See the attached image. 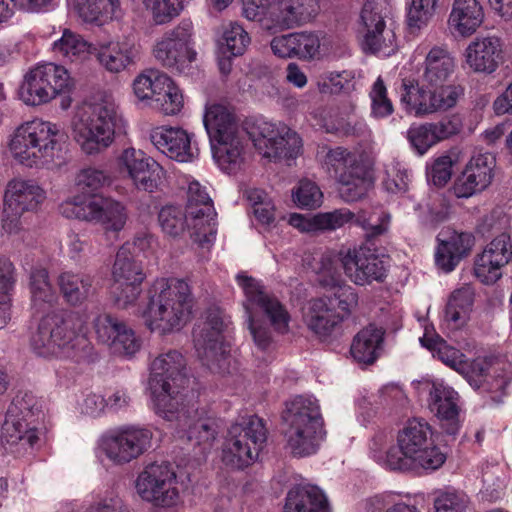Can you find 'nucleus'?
Listing matches in <instances>:
<instances>
[{
	"label": "nucleus",
	"instance_id": "obj_3",
	"mask_svg": "<svg viewBox=\"0 0 512 512\" xmlns=\"http://www.w3.org/2000/svg\"><path fill=\"white\" fill-rule=\"evenodd\" d=\"M84 320L76 312L60 311L41 318L30 337L32 352L45 359H68L90 364L98 359L94 346L83 333Z\"/></svg>",
	"mask_w": 512,
	"mask_h": 512
},
{
	"label": "nucleus",
	"instance_id": "obj_18",
	"mask_svg": "<svg viewBox=\"0 0 512 512\" xmlns=\"http://www.w3.org/2000/svg\"><path fill=\"white\" fill-rule=\"evenodd\" d=\"M235 279L245 297L242 302L244 313L254 315L259 311L275 332L288 333L291 316L286 306L275 295L268 293L261 281L249 276L246 272H239Z\"/></svg>",
	"mask_w": 512,
	"mask_h": 512
},
{
	"label": "nucleus",
	"instance_id": "obj_63",
	"mask_svg": "<svg viewBox=\"0 0 512 512\" xmlns=\"http://www.w3.org/2000/svg\"><path fill=\"white\" fill-rule=\"evenodd\" d=\"M108 180V176L102 170L85 168L77 174L75 181L81 190L94 192L101 189Z\"/></svg>",
	"mask_w": 512,
	"mask_h": 512
},
{
	"label": "nucleus",
	"instance_id": "obj_26",
	"mask_svg": "<svg viewBox=\"0 0 512 512\" xmlns=\"http://www.w3.org/2000/svg\"><path fill=\"white\" fill-rule=\"evenodd\" d=\"M462 127L461 118L450 115L438 121L412 124L406 132V138L417 154L424 155L431 147L459 134Z\"/></svg>",
	"mask_w": 512,
	"mask_h": 512
},
{
	"label": "nucleus",
	"instance_id": "obj_53",
	"mask_svg": "<svg viewBox=\"0 0 512 512\" xmlns=\"http://www.w3.org/2000/svg\"><path fill=\"white\" fill-rule=\"evenodd\" d=\"M142 283H116L111 287V298L116 308L126 310L135 307L142 293Z\"/></svg>",
	"mask_w": 512,
	"mask_h": 512
},
{
	"label": "nucleus",
	"instance_id": "obj_6",
	"mask_svg": "<svg viewBox=\"0 0 512 512\" xmlns=\"http://www.w3.org/2000/svg\"><path fill=\"white\" fill-rule=\"evenodd\" d=\"M396 441L397 446H392L389 456L392 471H435L446 461V455L434 443L431 426L424 419L408 420L398 431Z\"/></svg>",
	"mask_w": 512,
	"mask_h": 512
},
{
	"label": "nucleus",
	"instance_id": "obj_2",
	"mask_svg": "<svg viewBox=\"0 0 512 512\" xmlns=\"http://www.w3.org/2000/svg\"><path fill=\"white\" fill-rule=\"evenodd\" d=\"M248 134L254 147L265 158L294 159L302 149L300 136L284 124L262 122L252 129L230 133L211 142L213 158L221 170L235 173L243 163L244 139Z\"/></svg>",
	"mask_w": 512,
	"mask_h": 512
},
{
	"label": "nucleus",
	"instance_id": "obj_7",
	"mask_svg": "<svg viewBox=\"0 0 512 512\" xmlns=\"http://www.w3.org/2000/svg\"><path fill=\"white\" fill-rule=\"evenodd\" d=\"M123 118L111 96L81 107L73 120V137L87 155L98 154L114 141Z\"/></svg>",
	"mask_w": 512,
	"mask_h": 512
},
{
	"label": "nucleus",
	"instance_id": "obj_28",
	"mask_svg": "<svg viewBox=\"0 0 512 512\" xmlns=\"http://www.w3.org/2000/svg\"><path fill=\"white\" fill-rule=\"evenodd\" d=\"M118 165L138 189L148 192L157 189L163 169L142 150L133 147L124 149L118 157Z\"/></svg>",
	"mask_w": 512,
	"mask_h": 512
},
{
	"label": "nucleus",
	"instance_id": "obj_46",
	"mask_svg": "<svg viewBox=\"0 0 512 512\" xmlns=\"http://www.w3.org/2000/svg\"><path fill=\"white\" fill-rule=\"evenodd\" d=\"M58 284L65 300L71 305L81 304L92 292V279L89 276L64 272Z\"/></svg>",
	"mask_w": 512,
	"mask_h": 512
},
{
	"label": "nucleus",
	"instance_id": "obj_31",
	"mask_svg": "<svg viewBox=\"0 0 512 512\" xmlns=\"http://www.w3.org/2000/svg\"><path fill=\"white\" fill-rule=\"evenodd\" d=\"M468 66L476 73L492 74L504 62V44L497 36L475 38L465 50Z\"/></svg>",
	"mask_w": 512,
	"mask_h": 512
},
{
	"label": "nucleus",
	"instance_id": "obj_47",
	"mask_svg": "<svg viewBox=\"0 0 512 512\" xmlns=\"http://www.w3.org/2000/svg\"><path fill=\"white\" fill-rule=\"evenodd\" d=\"M73 8L86 22L97 21L101 16L118 17L120 0H71Z\"/></svg>",
	"mask_w": 512,
	"mask_h": 512
},
{
	"label": "nucleus",
	"instance_id": "obj_21",
	"mask_svg": "<svg viewBox=\"0 0 512 512\" xmlns=\"http://www.w3.org/2000/svg\"><path fill=\"white\" fill-rule=\"evenodd\" d=\"M186 212L199 246L209 248L217 234V213L206 188L198 181L188 185Z\"/></svg>",
	"mask_w": 512,
	"mask_h": 512
},
{
	"label": "nucleus",
	"instance_id": "obj_10",
	"mask_svg": "<svg viewBox=\"0 0 512 512\" xmlns=\"http://www.w3.org/2000/svg\"><path fill=\"white\" fill-rule=\"evenodd\" d=\"M227 324L218 308L206 311L205 320L193 329L194 347L198 357L210 370L222 374L232 372L230 343L226 340Z\"/></svg>",
	"mask_w": 512,
	"mask_h": 512
},
{
	"label": "nucleus",
	"instance_id": "obj_25",
	"mask_svg": "<svg viewBox=\"0 0 512 512\" xmlns=\"http://www.w3.org/2000/svg\"><path fill=\"white\" fill-rule=\"evenodd\" d=\"M93 326L98 341L109 346L115 353L131 357L140 350V339L116 316L101 313L95 317Z\"/></svg>",
	"mask_w": 512,
	"mask_h": 512
},
{
	"label": "nucleus",
	"instance_id": "obj_23",
	"mask_svg": "<svg viewBox=\"0 0 512 512\" xmlns=\"http://www.w3.org/2000/svg\"><path fill=\"white\" fill-rule=\"evenodd\" d=\"M46 200V191L33 179L15 177L6 184L3 213L12 220L26 212H35Z\"/></svg>",
	"mask_w": 512,
	"mask_h": 512
},
{
	"label": "nucleus",
	"instance_id": "obj_51",
	"mask_svg": "<svg viewBox=\"0 0 512 512\" xmlns=\"http://www.w3.org/2000/svg\"><path fill=\"white\" fill-rule=\"evenodd\" d=\"M147 275L142 262L137 258H116L113 265V280L116 283H143Z\"/></svg>",
	"mask_w": 512,
	"mask_h": 512
},
{
	"label": "nucleus",
	"instance_id": "obj_44",
	"mask_svg": "<svg viewBox=\"0 0 512 512\" xmlns=\"http://www.w3.org/2000/svg\"><path fill=\"white\" fill-rule=\"evenodd\" d=\"M473 304V293L469 288L455 290L446 305L445 321L452 329L463 327L469 319Z\"/></svg>",
	"mask_w": 512,
	"mask_h": 512
},
{
	"label": "nucleus",
	"instance_id": "obj_5",
	"mask_svg": "<svg viewBox=\"0 0 512 512\" xmlns=\"http://www.w3.org/2000/svg\"><path fill=\"white\" fill-rule=\"evenodd\" d=\"M286 449L298 458L315 454L325 440L324 419L318 400L299 395L287 401L282 413Z\"/></svg>",
	"mask_w": 512,
	"mask_h": 512
},
{
	"label": "nucleus",
	"instance_id": "obj_48",
	"mask_svg": "<svg viewBox=\"0 0 512 512\" xmlns=\"http://www.w3.org/2000/svg\"><path fill=\"white\" fill-rule=\"evenodd\" d=\"M158 221L164 233L176 237L182 234L185 228L191 233V238L198 243L193 235L192 225L188 219V213L174 205H166L162 207L158 214Z\"/></svg>",
	"mask_w": 512,
	"mask_h": 512
},
{
	"label": "nucleus",
	"instance_id": "obj_40",
	"mask_svg": "<svg viewBox=\"0 0 512 512\" xmlns=\"http://www.w3.org/2000/svg\"><path fill=\"white\" fill-rule=\"evenodd\" d=\"M384 340V331L373 325L362 329L354 337L351 354L360 363L371 364L379 356Z\"/></svg>",
	"mask_w": 512,
	"mask_h": 512
},
{
	"label": "nucleus",
	"instance_id": "obj_34",
	"mask_svg": "<svg viewBox=\"0 0 512 512\" xmlns=\"http://www.w3.org/2000/svg\"><path fill=\"white\" fill-rule=\"evenodd\" d=\"M431 410L441 421V428L450 436H455L460 428L458 415V393L443 383H435L431 390Z\"/></svg>",
	"mask_w": 512,
	"mask_h": 512
},
{
	"label": "nucleus",
	"instance_id": "obj_13",
	"mask_svg": "<svg viewBox=\"0 0 512 512\" xmlns=\"http://www.w3.org/2000/svg\"><path fill=\"white\" fill-rule=\"evenodd\" d=\"M354 218L355 224L366 231L365 239L353 250L349 249L346 256H377L374 254L377 250V237L388 230L390 222L388 214L381 212L377 215L375 213L367 215L365 212H361L355 216L348 208H340L314 215V224L317 232L334 231L342 228Z\"/></svg>",
	"mask_w": 512,
	"mask_h": 512
},
{
	"label": "nucleus",
	"instance_id": "obj_30",
	"mask_svg": "<svg viewBox=\"0 0 512 512\" xmlns=\"http://www.w3.org/2000/svg\"><path fill=\"white\" fill-rule=\"evenodd\" d=\"M193 135L180 127L160 126L150 133L152 144L170 159L187 163L198 156Z\"/></svg>",
	"mask_w": 512,
	"mask_h": 512
},
{
	"label": "nucleus",
	"instance_id": "obj_1",
	"mask_svg": "<svg viewBox=\"0 0 512 512\" xmlns=\"http://www.w3.org/2000/svg\"><path fill=\"white\" fill-rule=\"evenodd\" d=\"M191 379L185 356L176 349L160 353L149 365L148 389L156 414L176 422L179 433L189 441L208 444L218 434L215 414L202 400L198 389H189Z\"/></svg>",
	"mask_w": 512,
	"mask_h": 512
},
{
	"label": "nucleus",
	"instance_id": "obj_52",
	"mask_svg": "<svg viewBox=\"0 0 512 512\" xmlns=\"http://www.w3.org/2000/svg\"><path fill=\"white\" fill-rule=\"evenodd\" d=\"M159 251V243L156 237L147 232L135 235L132 240L126 241L116 256H139L156 254Z\"/></svg>",
	"mask_w": 512,
	"mask_h": 512
},
{
	"label": "nucleus",
	"instance_id": "obj_37",
	"mask_svg": "<svg viewBox=\"0 0 512 512\" xmlns=\"http://www.w3.org/2000/svg\"><path fill=\"white\" fill-rule=\"evenodd\" d=\"M283 512H330V506L320 488L299 485L288 491Z\"/></svg>",
	"mask_w": 512,
	"mask_h": 512
},
{
	"label": "nucleus",
	"instance_id": "obj_56",
	"mask_svg": "<svg viewBox=\"0 0 512 512\" xmlns=\"http://www.w3.org/2000/svg\"><path fill=\"white\" fill-rule=\"evenodd\" d=\"M507 263L508 258H499L496 261H493L492 258H476L474 275L485 285L494 284L501 278V268Z\"/></svg>",
	"mask_w": 512,
	"mask_h": 512
},
{
	"label": "nucleus",
	"instance_id": "obj_12",
	"mask_svg": "<svg viewBox=\"0 0 512 512\" xmlns=\"http://www.w3.org/2000/svg\"><path fill=\"white\" fill-rule=\"evenodd\" d=\"M59 212L65 218L95 222L113 232L121 231L128 219L122 202L98 194L69 198L60 204Z\"/></svg>",
	"mask_w": 512,
	"mask_h": 512
},
{
	"label": "nucleus",
	"instance_id": "obj_60",
	"mask_svg": "<svg viewBox=\"0 0 512 512\" xmlns=\"http://www.w3.org/2000/svg\"><path fill=\"white\" fill-rule=\"evenodd\" d=\"M489 362L485 358L478 357L473 360L463 359L458 373L461 374L472 387L479 388L482 378L489 370Z\"/></svg>",
	"mask_w": 512,
	"mask_h": 512
},
{
	"label": "nucleus",
	"instance_id": "obj_20",
	"mask_svg": "<svg viewBox=\"0 0 512 512\" xmlns=\"http://www.w3.org/2000/svg\"><path fill=\"white\" fill-rule=\"evenodd\" d=\"M152 438L153 433L147 428L123 425L103 433L97 441V449L113 464L123 465L146 452Z\"/></svg>",
	"mask_w": 512,
	"mask_h": 512
},
{
	"label": "nucleus",
	"instance_id": "obj_43",
	"mask_svg": "<svg viewBox=\"0 0 512 512\" xmlns=\"http://www.w3.org/2000/svg\"><path fill=\"white\" fill-rule=\"evenodd\" d=\"M203 123L211 141L223 139L230 133L242 130L228 109L220 104H211L206 107Z\"/></svg>",
	"mask_w": 512,
	"mask_h": 512
},
{
	"label": "nucleus",
	"instance_id": "obj_14",
	"mask_svg": "<svg viewBox=\"0 0 512 512\" xmlns=\"http://www.w3.org/2000/svg\"><path fill=\"white\" fill-rule=\"evenodd\" d=\"M74 87L68 70L55 63H45L30 69L24 76L19 95L30 106L46 104Z\"/></svg>",
	"mask_w": 512,
	"mask_h": 512
},
{
	"label": "nucleus",
	"instance_id": "obj_27",
	"mask_svg": "<svg viewBox=\"0 0 512 512\" xmlns=\"http://www.w3.org/2000/svg\"><path fill=\"white\" fill-rule=\"evenodd\" d=\"M312 265L318 275L317 281L321 286L329 288L332 293L325 295L327 303L332 300L333 309L337 306L346 315H349L358 305V295L355 289L343 284L341 274L335 266L334 258H312Z\"/></svg>",
	"mask_w": 512,
	"mask_h": 512
},
{
	"label": "nucleus",
	"instance_id": "obj_54",
	"mask_svg": "<svg viewBox=\"0 0 512 512\" xmlns=\"http://www.w3.org/2000/svg\"><path fill=\"white\" fill-rule=\"evenodd\" d=\"M371 99V116L375 119H382L394 112L392 101L388 98L387 88L381 77L374 82L369 93Z\"/></svg>",
	"mask_w": 512,
	"mask_h": 512
},
{
	"label": "nucleus",
	"instance_id": "obj_16",
	"mask_svg": "<svg viewBox=\"0 0 512 512\" xmlns=\"http://www.w3.org/2000/svg\"><path fill=\"white\" fill-rule=\"evenodd\" d=\"M153 55L172 73L188 74L197 59L193 41V23L184 19L176 27L165 32L156 42Z\"/></svg>",
	"mask_w": 512,
	"mask_h": 512
},
{
	"label": "nucleus",
	"instance_id": "obj_50",
	"mask_svg": "<svg viewBox=\"0 0 512 512\" xmlns=\"http://www.w3.org/2000/svg\"><path fill=\"white\" fill-rule=\"evenodd\" d=\"M30 291L34 305L52 304L55 292L49 281L48 271L42 267H35L30 274Z\"/></svg>",
	"mask_w": 512,
	"mask_h": 512
},
{
	"label": "nucleus",
	"instance_id": "obj_32",
	"mask_svg": "<svg viewBox=\"0 0 512 512\" xmlns=\"http://www.w3.org/2000/svg\"><path fill=\"white\" fill-rule=\"evenodd\" d=\"M140 55V46L133 35L101 44L97 51L100 65L111 73H119L135 64Z\"/></svg>",
	"mask_w": 512,
	"mask_h": 512
},
{
	"label": "nucleus",
	"instance_id": "obj_15",
	"mask_svg": "<svg viewBox=\"0 0 512 512\" xmlns=\"http://www.w3.org/2000/svg\"><path fill=\"white\" fill-rule=\"evenodd\" d=\"M135 488L142 500L163 509L159 512H179L181 498L177 475L170 463L147 465L137 476Z\"/></svg>",
	"mask_w": 512,
	"mask_h": 512
},
{
	"label": "nucleus",
	"instance_id": "obj_57",
	"mask_svg": "<svg viewBox=\"0 0 512 512\" xmlns=\"http://www.w3.org/2000/svg\"><path fill=\"white\" fill-rule=\"evenodd\" d=\"M146 7L151 11L156 24L169 23L183 10V4L179 0H144Z\"/></svg>",
	"mask_w": 512,
	"mask_h": 512
},
{
	"label": "nucleus",
	"instance_id": "obj_42",
	"mask_svg": "<svg viewBox=\"0 0 512 512\" xmlns=\"http://www.w3.org/2000/svg\"><path fill=\"white\" fill-rule=\"evenodd\" d=\"M435 256H467L475 245V237L470 232H458L444 227L437 235Z\"/></svg>",
	"mask_w": 512,
	"mask_h": 512
},
{
	"label": "nucleus",
	"instance_id": "obj_55",
	"mask_svg": "<svg viewBox=\"0 0 512 512\" xmlns=\"http://www.w3.org/2000/svg\"><path fill=\"white\" fill-rule=\"evenodd\" d=\"M470 504L468 495L462 491L446 490L438 494L434 501V512H467Z\"/></svg>",
	"mask_w": 512,
	"mask_h": 512
},
{
	"label": "nucleus",
	"instance_id": "obj_62",
	"mask_svg": "<svg viewBox=\"0 0 512 512\" xmlns=\"http://www.w3.org/2000/svg\"><path fill=\"white\" fill-rule=\"evenodd\" d=\"M269 1L246 0L243 3L242 14L249 21H257L267 30H274V25L268 19Z\"/></svg>",
	"mask_w": 512,
	"mask_h": 512
},
{
	"label": "nucleus",
	"instance_id": "obj_35",
	"mask_svg": "<svg viewBox=\"0 0 512 512\" xmlns=\"http://www.w3.org/2000/svg\"><path fill=\"white\" fill-rule=\"evenodd\" d=\"M334 263L337 268L341 267L356 285L381 282L387 274V268L380 258H334Z\"/></svg>",
	"mask_w": 512,
	"mask_h": 512
},
{
	"label": "nucleus",
	"instance_id": "obj_11",
	"mask_svg": "<svg viewBox=\"0 0 512 512\" xmlns=\"http://www.w3.org/2000/svg\"><path fill=\"white\" fill-rule=\"evenodd\" d=\"M42 415L41 403L31 392L17 394L9 405L1 427L2 444L26 450L39 440L36 423Z\"/></svg>",
	"mask_w": 512,
	"mask_h": 512
},
{
	"label": "nucleus",
	"instance_id": "obj_24",
	"mask_svg": "<svg viewBox=\"0 0 512 512\" xmlns=\"http://www.w3.org/2000/svg\"><path fill=\"white\" fill-rule=\"evenodd\" d=\"M496 159L490 153L473 155L453 185L457 198L468 199L485 191L495 177Z\"/></svg>",
	"mask_w": 512,
	"mask_h": 512
},
{
	"label": "nucleus",
	"instance_id": "obj_38",
	"mask_svg": "<svg viewBox=\"0 0 512 512\" xmlns=\"http://www.w3.org/2000/svg\"><path fill=\"white\" fill-rule=\"evenodd\" d=\"M483 19V9L477 0H454L448 23L458 34L470 36Z\"/></svg>",
	"mask_w": 512,
	"mask_h": 512
},
{
	"label": "nucleus",
	"instance_id": "obj_19",
	"mask_svg": "<svg viewBox=\"0 0 512 512\" xmlns=\"http://www.w3.org/2000/svg\"><path fill=\"white\" fill-rule=\"evenodd\" d=\"M460 94L457 86H433L422 78L403 79L401 102L415 116L421 117L454 107Z\"/></svg>",
	"mask_w": 512,
	"mask_h": 512
},
{
	"label": "nucleus",
	"instance_id": "obj_33",
	"mask_svg": "<svg viewBox=\"0 0 512 512\" xmlns=\"http://www.w3.org/2000/svg\"><path fill=\"white\" fill-rule=\"evenodd\" d=\"M320 39L314 32H293L271 41L273 53L282 58L313 59L319 52Z\"/></svg>",
	"mask_w": 512,
	"mask_h": 512
},
{
	"label": "nucleus",
	"instance_id": "obj_45",
	"mask_svg": "<svg viewBox=\"0 0 512 512\" xmlns=\"http://www.w3.org/2000/svg\"><path fill=\"white\" fill-rule=\"evenodd\" d=\"M89 43L78 33L64 29L61 37L52 43V51L55 55L68 61H78L89 54Z\"/></svg>",
	"mask_w": 512,
	"mask_h": 512
},
{
	"label": "nucleus",
	"instance_id": "obj_29",
	"mask_svg": "<svg viewBox=\"0 0 512 512\" xmlns=\"http://www.w3.org/2000/svg\"><path fill=\"white\" fill-rule=\"evenodd\" d=\"M320 10V0H272L268 19L274 30H286L311 23Z\"/></svg>",
	"mask_w": 512,
	"mask_h": 512
},
{
	"label": "nucleus",
	"instance_id": "obj_9",
	"mask_svg": "<svg viewBox=\"0 0 512 512\" xmlns=\"http://www.w3.org/2000/svg\"><path fill=\"white\" fill-rule=\"evenodd\" d=\"M266 441L263 419L257 415L242 417L228 429L222 447V462L232 470H245L259 459Z\"/></svg>",
	"mask_w": 512,
	"mask_h": 512
},
{
	"label": "nucleus",
	"instance_id": "obj_17",
	"mask_svg": "<svg viewBox=\"0 0 512 512\" xmlns=\"http://www.w3.org/2000/svg\"><path fill=\"white\" fill-rule=\"evenodd\" d=\"M325 163L337 179L340 197L345 202L362 199L372 187L367 169L357 156L347 149H331L326 155Z\"/></svg>",
	"mask_w": 512,
	"mask_h": 512
},
{
	"label": "nucleus",
	"instance_id": "obj_61",
	"mask_svg": "<svg viewBox=\"0 0 512 512\" xmlns=\"http://www.w3.org/2000/svg\"><path fill=\"white\" fill-rule=\"evenodd\" d=\"M156 104L165 115H175L181 111L183 107V95L173 80H171V85L165 88L157 98Z\"/></svg>",
	"mask_w": 512,
	"mask_h": 512
},
{
	"label": "nucleus",
	"instance_id": "obj_59",
	"mask_svg": "<svg viewBox=\"0 0 512 512\" xmlns=\"http://www.w3.org/2000/svg\"><path fill=\"white\" fill-rule=\"evenodd\" d=\"M437 0H411L407 21L411 28L425 26L435 13Z\"/></svg>",
	"mask_w": 512,
	"mask_h": 512
},
{
	"label": "nucleus",
	"instance_id": "obj_36",
	"mask_svg": "<svg viewBox=\"0 0 512 512\" xmlns=\"http://www.w3.org/2000/svg\"><path fill=\"white\" fill-rule=\"evenodd\" d=\"M328 300L329 303L322 297L312 300L304 318L309 330L322 339L331 336L343 321V316L333 309L332 300Z\"/></svg>",
	"mask_w": 512,
	"mask_h": 512
},
{
	"label": "nucleus",
	"instance_id": "obj_22",
	"mask_svg": "<svg viewBox=\"0 0 512 512\" xmlns=\"http://www.w3.org/2000/svg\"><path fill=\"white\" fill-rule=\"evenodd\" d=\"M360 32L365 52L390 56L396 51L397 40L394 28L387 26L382 7L374 1H366L360 13Z\"/></svg>",
	"mask_w": 512,
	"mask_h": 512
},
{
	"label": "nucleus",
	"instance_id": "obj_64",
	"mask_svg": "<svg viewBox=\"0 0 512 512\" xmlns=\"http://www.w3.org/2000/svg\"><path fill=\"white\" fill-rule=\"evenodd\" d=\"M452 166V159L448 155H442L435 159L428 173L435 186L443 187L448 183L452 176Z\"/></svg>",
	"mask_w": 512,
	"mask_h": 512
},
{
	"label": "nucleus",
	"instance_id": "obj_58",
	"mask_svg": "<svg viewBox=\"0 0 512 512\" xmlns=\"http://www.w3.org/2000/svg\"><path fill=\"white\" fill-rule=\"evenodd\" d=\"M322 198L320 188L310 180H301L293 191V201L301 208L315 209L321 205Z\"/></svg>",
	"mask_w": 512,
	"mask_h": 512
},
{
	"label": "nucleus",
	"instance_id": "obj_4",
	"mask_svg": "<svg viewBox=\"0 0 512 512\" xmlns=\"http://www.w3.org/2000/svg\"><path fill=\"white\" fill-rule=\"evenodd\" d=\"M142 318L153 333L165 336L180 331L191 319L193 296L183 279L157 277L146 289Z\"/></svg>",
	"mask_w": 512,
	"mask_h": 512
},
{
	"label": "nucleus",
	"instance_id": "obj_41",
	"mask_svg": "<svg viewBox=\"0 0 512 512\" xmlns=\"http://www.w3.org/2000/svg\"><path fill=\"white\" fill-rule=\"evenodd\" d=\"M419 341L423 347L432 353L433 357L458 372L465 355L459 349L447 344L444 339L434 332L432 325H425L424 334Z\"/></svg>",
	"mask_w": 512,
	"mask_h": 512
},
{
	"label": "nucleus",
	"instance_id": "obj_39",
	"mask_svg": "<svg viewBox=\"0 0 512 512\" xmlns=\"http://www.w3.org/2000/svg\"><path fill=\"white\" fill-rule=\"evenodd\" d=\"M455 70V61L450 52L444 48L433 47L425 58V69L421 76L430 85L447 87L445 82Z\"/></svg>",
	"mask_w": 512,
	"mask_h": 512
},
{
	"label": "nucleus",
	"instance_id": "obj_8",
	"mask_svg": "<svg viewBox=\"0 0 512 512\" xmlns=\"http://www.w3.org/2000/svg\"><path fill=\"white\" fill-rule=\"evenodd\" d=\"M64 138L65 134L59 125L35 118L15 129L9 149L19 163L27 167H39L54 162Z\"/></svg>",
	"mask_w": 512,
	"mask_h": 512
},
{
	"label": "nucleus",
	"instance_id": "obj_49",
	"mask_svg": "<svg viewBox=\"0 0 512 512\" xmlns=\"http://www.w3.org/2000/svg\"><path fill=\"white\" fill-rule=\"evenodd\" d=\"M250 43V37L245 29L236 22L224 26L220 41L223 52L232 56L242 55Z\"/></svg>",
	"mask_w": 512,
	"mask_h": 512
}]
</instances>
